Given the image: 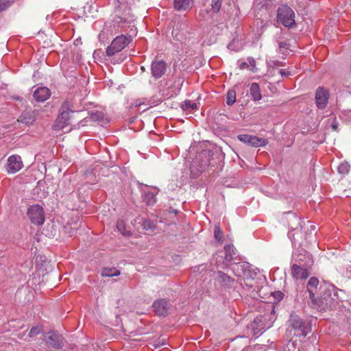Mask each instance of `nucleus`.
Instances as JSON below:
<instances>
[{"instance_id":"a878e982","label":"nucleus","mask_w":351,"mask_h":351,"mask_svg":"<svg viewBox=\"0 0 351 351\" xmlns=\"http://www.w3.org/2000/svg\"><path fill=\"white\" fill-rule=\"evenodd\" d=\"M303 252L304 253L301 252L298 254H293V257L295 261L299 262L301 265H302V262H305L307 266L311 265L313 263L311 255L305 251H304Z\"/></svg>"},{"instance_id":"f257e3e1","label":"nucleus","mask_w":351,"mask_h":351,"mask_svg":"<svg viewBox=\"0 0 351 351\" xmlns=\"http://www.w3.org/2000/svg\"><path fill=\"white\" fill-rule=\"evenodd\" d=\"M136 28L129 17L115 16L111 21L105 23L104 29L99 34V38L110 34L111 36L124 32H128L131 28Z\"/></svg>"},{"instance_id":"b1692460","label":"nucleus","mask_w":351,"mask_h":351,"mask_svg":"<svg viewBox=\"0 0 351 351\" xmlns=\"http://www.w3.org/2000/svg\"><path fill=\"white\" fill-rule=\"evenodd\" d=\"M252 329L254 332V335L260 336L264 331H265L266 328L263 324L262 317H256L253 322L252 323Z\"/></svg>"},{"instance_id":"f3484780","label":"nucleus","mask_w":351,"mask_h":351,"mask_svg":"<svg viewBox=\"0 0 351 351\" xmlns=\"http://www.w3.org/2000/svg\"><path fill=\"white\" fill-rule=\"evenodd\" d=\"M321 285L315 277H311L308 281L306 288L311 300V304L316 302V295L319 292V287Z\"/></svg>"},{"instance_id":"4c0bfd02","label":"nucleus","mask_w":351,"mask_h":351,"mask_svg":"<svg viewBox=\"0 0 351 351\" xmlns=\"http://www.w3.org/2000/svg\"><path fill=\"white\" fill-rule=\"evenodd\" d=\"M143 226L146 230H153L155 228L154 224L149 219H144L143 221Z\"/></svg>"},{"instance_id":"8fccbe9b","label":"nucleus","mask_w":351,"mask_h":351,"mask_svg":"<svg viewBox=\"0 0 351 351\" xmlns=\"http://www.w3.org/2000/svg\"><path fill=\"white\" fill-rule=\"evenodd\" d=\"M293 219H295V220L296 221V222H297V223H298V224H299V223H300V219H298V218H297L296 217H295V216H293Z\"/></svg>"},{"instance_id":"2eb2a0df","label":"nucleus","mask_w":351,"mask_h":351,"mask_svg":"<svg viewBox=\"0 0 351 351\" xmlns=\"http://www.w3.org/2000/svg\"><path fill=\"white\" fill-rule=\"evenodd\" d=\"M154 312L159 316H165L168 314L170 305L169 301L165 299H158L152 304Z\"/></svg>"},{"instance_id":"cd10ccee","label":"nucleus","mask_w":351,"mask_h":351,"mask_svg":"<svg viewBox=\"0 0 351 351\" xmlns=\"http://www.w3.org/2000/svg\"><path fill=\"white\" fill-rule=\"evenodd\" d=\"M96 169H88L84 173V177L86 183L90 184H95L98 182V178L96 175Z\"/></svg>"},{"instance_id":"3c124183","label":"nucleus","mask_w":351,"mask_h":351,"mask_svg":"<svg viewBox=\"0 0 351 351\" xmlns=\"http://www.w3.org/2000/svg\"><path fill=\"white\" fill-rule=\"evenodd\" d=\"M141 70L145 71L144 66H141Z\"/></svg>"},{"instance_id":"58836bf2","label":"nucleus","mask_w":351,"mask_h":351,"mask_svg":"<svg viewBox=\"0 0 351 351\" xmlns=\"http://www.w3.org/2000/svg\"><path fill=\"white\" fill-rule=\"evenodd\" d=\"M41 332V329L39 327H33L29 332L28 336L33 337Z\"/></svg>"},{"instance_id":"412c9836","label":"nucleus","mask_w":351,"mask_h":351,"mask_svg":"<svg viewBox=\"0 0 351 351\" xmlns=\"http://www.w3.org/2000/svg\"><path fill=\"white\" fill-rule=\"evenodd\" d=\"M50 96L51 91L45 86L37 88L33 93L34 99L38 102H44L47 100Z\"/></svg>"},{"instance_id":"e433bc0d","label":"nucleus","mask_w":351,"mask_h":351,"mask_svg":"<svg viewBox=\"0 0 351 351\" xmlns=\"http://www.w3.org/2000/svg\"><path fill=\"white\" fill-rule=\"evenodd\" d=\"M328 122L330 123V126L332 129V130L335 132H339V123L335 117L332 118V119H328Z\"/></svg>"},{"instance_id":"c85d7f7f","label":"nucleus","mask_w":351,"mask_h":351,"mask_svg":"<svg viewBox=\"0 0 351 351\" xmlns=\"http://www.w3.org/2000/svg\"><path fill=\"white\" fill-rule=\"evenodd\" d=\"M120 275L119 270L114 267H104L101 270V276L103 277H113Z\"/></svg>"},{"instance_id":"a211bd4d","label":"nucleus","mask_w":351,"mask_h":351,"mask_svg":"<svg viewBox=\"0 0 351 351\" xmlns=\"http://www.w3.org/2000/svg\"><path fill=\"white\" fill-rule=\"evenodd\" d=\"M39 110H25L17 119V121L27 125H32L38 116Z\"/></svg>"},{"instance_id":"f704fd0d","label":"nucleus","mask_w":351,"mask_h":351,"mask_svg":"<svg viewBox=\"0 0 351 351\" xmlns=\"http://www.w3.org/2000/svg\"><path fill=\"white\" fill-rule=\"evenodd\" d=\"M215 238L218 241H221L223 238V231L221 230L219 226L217 225L215 227L214 231Z\"/></svg>"},{"instance_id":"37998d69","label":"nucleus","mask_w":351,"mask_h":351,"mask_svg":"<svg viewBox=\"0 0 351 351\" xmlns=\"http://www.w3.org/2000/svg\"><path fill=\"white\" fill-rule=\"evenodd\" d=\"M279 73L282 76V77H289L290 75H291V72L286 70V69H280L279 71Z\"/></svg>"},{"instance_id":"c03bdc74","label":"nucleus","mask_w":351,"mask_h":351,"mask_svg":"<svg viewBox=\"0 0 351 351\" xmlns=\"http://www.w3.org/2000/svg\"><path fill=\"white\" fill-rule=\"evenodd\" d=\"M117 228L121 230L124 228V222L123 220H119L117 223Z\"/></svg>"},{"instance_id":"de8ad7c7","label":"nucleus","mask_w":351,"mask_h":351,"mask_svg":"<svg viewBox=\"0 0 351 351\" xmlns=\"http://www.w3.org/2000/svg\"><path fill=\"white\" fill-rule=\"evenodd\" d=\"M247 60H248V62H249V65L253 66V67H255V64H256V61L254 59V58L252 57H249L247 58Z\"/></svg>"},{"instance_id":"39448f33","label":"nucleus","mask_w":351,"mask_h":351,"mask_svg":"<svg viewBox=\"0 0 351 351\" xmlns=\"http://www.w3.org/2000/svg\"><path fill=\"white\" fill-rule=\"evenodd\" d=\"M276 21L289 29L293 28L295 27V12L287 5H282L277 10Z\"/></svg>"},{"instance_id":"5701e85b","label":"nucleus","mask_w":351,"mask_h":351,"mask_svg":"<svg viewBox=\"0 0 351 351\" xmlns=\"http://www.w3.org/2000/svg\"><path fill=\"white\" fill-rule=\"evenodd\" d=\"M250 267V265L246 262H239L232 265L231 269L237 276H242L246 275L247 269Z\"/></svg>"},{"instance_id":"20e7f679","label":"nucleus","mask_w":351,"mask_h":351,"mask_svg":"<svg viewBox=\"0 0 351 351\" xmlns=\"http://www.w3.org/2000/svg\"><path fill=\"white\" fill-rule=\"evenodd\" d=\"M289 324L291 327L290 332L293 331L294 336L305 337L311 331L310 322L304 320L298 315H291Z\"/></svg>"},{"instance_id":"864d4df0","label":"nucleus","mask_w":351,"mask_h":351,"mask_svg":"<svg viewBox=\"0 0 351 351\" xmlns=\"http://www.w3.org/2000/svg\"><path fill=\"white\" fill-rule=\"evenodd\" d=\"M2 264V261H1V259H0V265Z\"/></svg>"},{"instance_id":"f8f14e48","label":"nucleus","mask_w":351,"mask_h":351,"mask_svg":"<svg viewBox=\"0 0 351 351\" xmlns=\"http://www.w3.org/2000/svg\"><path fill=\"white\" fill-rule=\"evenodd\" d=\"M329 96L328 90L322 86L318 87L315 96L316 106L319 109H324L328 103Z\"/></svg>"},{"instance_id":"1a4fd4ad","label":"nucleus","mask_w":351,"mask_h":351,"mask_svg":"<svg viewBox=\"0 0 351 351\" xmlns=\"http://www.w3.org/2000/svg\"><path fill=\"white\" fill-rule=\"evenodd\" d=\"M330 299H331L330 286L326 284L321 285L319 287V292L316 295V302L315 304H312V306H316L322 304H328Z\"/></svg>"},{"instance_id":"f03ea898","label":"nucleus","mask_w":351,"mask_h":351,"mask_svg":"<svg viewBox=\"0 0 351 351\" xmlns=\"http://www.w3.org/2000/svg\"><path fill=\"white\" fill-rule=\"evenodd\" d=\"M136 34L137 28L132 27L127 32V35L121 34L116 36L106 48V55L108 56H113L117 53L122 51L132 42L133 36H135Z\"/></svg>"},{"instance_id":"2f4dec72","label":"nucleus","mask_w":351,"mask_h":351,"mask_svg":"<svg viewBox=\"0 0 351 351\" xmlns=\"http://www.w3.org/2000/svg\"><path fill=\"white\" fill-rule=\"evenodd\" d=\"M15 0H0V13L11 7Z\"/></svg>"},{"instance_id":"ea45409f","label":"nucleus","mask_w":351,"mask_h":351,"mask_svg":"<svg viewBox=\"0 0 351 351\" xmlns=\"http://www.w3.org/2000/svg\"><path fill=\"white\" fill-rule=\"evenodd\" d=\"M256 271L255 269H250V267L247 269V274L246 275H244L245 277L250 278H254L256 276Z\"/></svg>"},{"instance_id":"49530a36","label":"nucleus","mask_w":351,"mask_h":351,"mask_svg":"<svg viewBox=\"0 0 351 351\" xmlns=\"http://www.w3.org/2000/svg\"><path fill=\"white\" fill-rule=\"evenodd\" d=\"M239 66L240 69L243 70L247 69L249 67V64L245 62H242L239 64Z\"/></svg>"},{"instance_id":"c9c22d12","label":"nucleus","mask_w":351,"mask_h":351,"mask_svg":"<svg viewBox=\"0 0 351 351\" xmlns=\"http://www.w3.org/2000/svg\"><path fill=\"white\" fill-rule=\"evenodd\" d=\"M239 44V41L236 39H233L228 45V48L230 50L238 51L240 49V47L238 46Z\"/></svg>"},{"instance_id":"603ef678","label":"nucleus","mask_w":351,"mask_h":351,"mask_svg":"<svg viewBox=\"0 0 351 351\" xmlns=\"http://www.w3.org/2000/svg\"><path fill=\"white\" fill-rule=\"evenodd\" d=\"M206 154H210V151H208V152H206Z\"/></svg>"},{"instance_id":"09e8293b","label":"nucleus","mask_w":351,"mask_h":351,"mask_svg":"<svg viewBox=\"0 0 351 351\" xmlns=\"http://www.w3.org/2000/svg\"><path fill=\"white\" fill-rule=\"evenodd\" d=\"M275 295H276V297H278L280 299L282 298L283 294L280 291L276 292Z\"/></svg>"},{"instance_id":"7ed1b4c3","label":"nucleus","mask_w":351,"mask_h":351,"mask_svg":"<svg viewBox=\"0 0 351 351\" xmlns=\"http://www.w3.org/2000/svg\"><path fill=\"white\" fill-rule=\"evenodd\" d=\"M186 165L189 167L193 177H198L204 171L210 160V155H187Z\"/></svg>"},{"instance_id":"a19ab883","label":"nucleus","mask_w":351,"mask_h":351,"mask_svg":"<svg viewBox=\"0 0 351 351\" xmlns=\"http://www.w3.org/2000/svg\"><path fill=\"white\" fill-rule=\"evenodd\" d=\"M269 65L272 67H276V66L277 67V66H283L284 63L282 62L278 61V60H271L269 62Z\"/></svg>"},{"instance_id":"ddd939ff","label":"nucleus","mask_w":351,"mask_h":351,"mask_svg":"<svg viewBox=\"0 0 351 351\" xmlns=\"http://www.w3.org/2000/svg\"><path fill=\"white\" fill-rule=\"evenodd\" d=\"M45 341L48 346L59 349L62 347V337L55 331H50L45 335Z\"/></svg>"},{"instance_id":"6ab92c4d","label":"nucleus","mask_w":351,"mask_h":351,"mask_svg":"<svg viewBox=\"0 0 351 351\" xmlns=\"http://www.w3.org/2000/svg\"><path fill=\"white\" fill-rule=\"evenodd\" d=\"M23 162L19 155H10L8 159L7 170L8 173H16L23 167Z\"/></svg>"},{"instance_id":"7c9ffc66","label":"nucleus","mask_w":351,"mask_h":351,"mask_svg":"<svg viewBox=\"0 0 351 351\" xmlns=\"http://www.w3.org/2000/svg\"><path fill=\"white\" fill-rule=\"evenodd\" d=\"M350 169V165L349 163L346 161H343L338 165L337 171L343 177L349 173Z\"/></svg>"},{"instance_id":"9b49d317","label":"nucleus","mask_w":351,"mask_h":351,"mask_svg":"<svg viewBox=\"0 0 351 351\" xmlns=\"http://www.w3.org/2000/svg\"><path fill=\"white\" fill-rule=\"evenodd\" d=\"M167 64L162 60H154L151 64V73L155 80L162 77L167 71Z\"/></svg>"},{"instance_id":"473e14b6","label":"nucleus","mask_w":351,"mask_h":351,"mask_svg":"<svg viewBox=\"0 0 351 351\" xmlns=\"http://www.w3.org/2000/svg\"><path fill=\"white\" fill-rule=\"evenodd\" d=\"M236 101V93L234 90H229L226 95V103L228 106L233 105Z\"/></svg>"},{"instance_id":"6e6552de","label":"nucleus","mask_w":351,"mask_h":351,"mask_svg":"<svg viewBox=\"0 0 351 351\" xmlns=\"http://www.w3.org/2000/svg\"><path fill=\"white\" fill-rule=\"evenodd\" d=\"M27 217L30 221L36 226H41L45 221L43 208L38 204L30 206L27 212Z\"/></svg>"},{"instance_id":"9d476101","label":"nucleus","mask_w":351,"mask_h":351,"mask_svg":"<svg viewBox=\"0 0 351 351\" xmlns=\"http://www.w3.org/2000/svg\"><path fill=\"white\" fill-rule=\"evenodd\" d=\"M237 138L240 141L255 147H262L267 143V139L254 135L241 134H239Z\"/></svg>"},{"instance_id":"c756f323","label":"nucleus","mask_w":351,"mask_h":351,"mask_svg":"<svg viewBox=\"0 0 351 351\" xmlns=\"http://www.w3.org/2000/svg\"><path fill=\"white\" fill-rule=\"evenodd\" d=\"M181 108L184 110V111H189V112H191L193 111V110H196L197 109V105L195 102L194 101H192L191 100H189V99H186L184 100L182 104H181V106H180Z\"/></svg>"},{"instance_id":"bb28decb","label":"nucleus","mask_w":351,"mask_h":351,"mask_svg":"<svg viewBox=\"0 0 351 351\" xmlns=\"http://www.w3.org/2000/svg\"><path fill=\"white\" fill-rule=\"evenodd\" d=\"M250 94L252 100L255 101L261 99L262 95L261 93L260 86L258 83L253 82L251 84L250 87Z\"/></svg>"},{"instance_id":"423d86ee","label":"nucleus","mask_w":351,"mask_h":351,"mask_svg":"<svg viewBox=\"0 0 351 351\" xmlns=\"http://www.w3.org/2000/svg\"><path fill=\"white\" fill-rule=\"evenodd\" d=\"M225 256H217L216 257V264L218 267L225 268L230 265L232 261L237 258V252L232 245H226L224 246Z\"/></svg>"},{"instance_id":"72a5a7b5","label":"nucleus","mask_w":351,"mask_h":351,"mask_svg":"<svg viewBox=\"0 0 351 351\" xmlns=\"http://www.w3.org/2000/svg\"><path fill=\"white\" fill-rule=\"evenodd\" d=\"M223 0H212L211 1V6L212 10L214 12L217 13L219 12L221 6V3Z\"/></svg>"},{"instance_id":"dca6fc26","label":"nucleus","mask_w":351,"mask_h":351,"mask_svg":"<svg viewBox=\"0 0 351 351\" xmlns=\"http://www.w3.org/2000/svg\"><path fill=\"white\" fill-rule=\"evenodd\" d=\"M139 188L142 191L143 200L147 205L152 206L156 202V194L157 192H154L147 188V185L142 183H138Z\"/></svg>"},{"instance_id":"aec40b11","label":"nucleus","mask_w":351,"mask_h":351,"mask_svg":"<svg viewBox=\"0 0 351 351\" xmlns=\"http://www.w3.org/2000/svg\"><path fill=\"white\" fill-rule=\"evenodd\" d=\"M310 275V271L303 265L293 264L291 266V276L295 280H305Z\"/></svg>"},{"instance_id":"393cba45","label":"nucleus","mask_w":351,"mask_h":351,"mask_svg":"<svg viewBox=\"0 0 351 351\" xmlns=\"http://www.w3.org/2000/svg\"><path fill=\"white\" fill-rule=\"evenodd\" d=\"M193 0H174L173 6L177 11H185L193 6Z\"/></svg>"},{"instance_id":"0eeeda50","label":"nucleus","mask_w":351,"mask_h":351,"mask_svg":"<svg viewBox=\"0 0 351 351\" xmlns=\"http://www.w3.org/2000/svg\"><path fill=\"white\" fill-rule=\"evenodd\" d=\"M75 111L70 107V104L68 101H65L61 106L60 113L56 119V126L59 129H63L64 127L70 124V113H73Z\"/></svg>"},{"instance_id":"4be33fe9","label":"nucleus","mask_w":351,"mask_h":351,"mask_svg":"<svg viewBox=\"0 0 351 351\" xmlns=\"http://www.w3.org/2000/svg\"><path fill=\"white\" fill-rule=\"evenodd\" d=\"M215 280L224 287H232L234 283L233 278L221 271L215 273Z\"/></svg>"},{"instance_id":"4468645a","label":"nucleus","mask_w":351,"mask_h":351,"mask_svg":"<svg viewBox=\"0 0 351 351\" xmlns=\"http://www.w3.org/2000/svg\"><path fill=\"white\" fill-rule=\"evenodd\" d=\"M88 116L82 119L79 123L82 126H84L88 121H93L100 123L101 125L105 123V114L102 111L91 110L88 112Z\"/></svg>"},{"instance_id":"a18cd8bd","label":"nucleus","mask_w":351,"mask_h":351,"mask_svg":"<svg viewBox=\"0 0 351 351\" xmlns=\"http://www.w3.org/2000/svg\"><path fill=\"white\" fill-rule=\"evenodd\" d=\"M289 45V43H287V42H279L278 43V46L280 48L288 49Z\"/></svg>"},{"instance_id":"79ce46f5","label":"nucleus","mask_w":351,"mask_h":351,"mask_svg":"<svg viewBox=\"0 0 351 351\" xmlns=\"http://www.w3.org/2000/svg\"><path fill=\"white\" fill-rule=\"evenodd\" d=\"M125 3V0H114V5L117 8H121Z\"/></svg>"}]
</instances>
